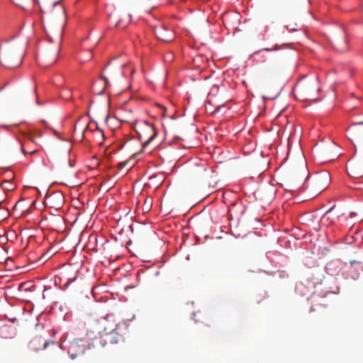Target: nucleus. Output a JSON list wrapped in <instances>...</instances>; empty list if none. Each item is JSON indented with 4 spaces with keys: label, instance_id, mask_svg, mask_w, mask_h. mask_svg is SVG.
Listing matches in <instances>:
<instances>
[{
    "label": "nucleus",
    "instance_id": "obj_10",
    "mask_svg": "<svg viewBox=\"0 0 363 363\" xmlns=\"http://www.w3.org/2000/svg\"><path fill=\"white\" fill-rule=\"evenodd\" d=\"M1 188L5 191H11L15 188V185L8 180H4L1 182Z\"/></svg>",
    "mask_w": 363,
    "mask_h": 363
},
{
    "label": "nucleus",
    "instance_id": "obj_15",
    "mask_svg": "<svg viewBox=\"0 0 363 363\" xmlns=\"http://www.w3.org/2000/svg\"><path fill=\"white\" fill-rule=\"evenodd\" d=\"M54 197L57 198L60 201H62L63 200L62 196L61 194H57V195H55V196H51L50 197V199H52V198H54Z\"/></svg>",
    "mask_w": 363,
    "mask_h": 363
},
{
    "label": "nucleus",
    "instance_id": "obj_18",
    "mask_svg": "<svg viewBox=\"0 0 363 363\" xmlns=\"http://www.w3.org/2000/svg\"><path fill=\"white\" fill-rule=\"evenodd\" d=\"M38 151V150L35 149V150H33L29 152V153L32 155V154L37 152Z\"/></svg>",
    "mask_w": 363,
    "mask_h": 363
},
{
    "label": "nucleus",
    "instance_id": "obj_30",
    "mask_svg": "<svg viewBox=\"0 0 363 363\" xmlns=\"http://www.w3.org/2000/svg\"><path fill=\"white\" fill-rule=\"evenodd\" d=\"M333 220H331L330 222H329V223H326V224H327V225H330V223H333Z\"/></svg>",
    "mask_w": 363,
    "mask_h": 363
},
{
    "label": "nucleus",
    "instance_id": "obj_29",
    "mask_svg": "<svg viewBox=\"0 0 363 363\" xmlns=\"http://www.w3.org/2000/svg\"><path fill=\"white\" fill-rule=\"evenodd\" d=\"M34 92H35V94H36V92H37V89H36V87H35V89H34Z\"/></svg>",
    "mask_w": 363,
    "mask_h": 363
},
{
    "label": "nucleus",
    "instance_id": "obj_23",
    "mask_svg": "<svg viewBox=\"0 0 363 363\" xmlns=\"http://www.w3.org/2000/svg\"><path fill=\"white\" fill-rule=\"evenodd\" d=\"M103 79L104 80L105 83L107 84V79L106 77H103Z\"/></svg>",
    "mask_w": 363,
    "mask_h": 363
},
{
    "label": "nucleus",
    "instance_id": "obj_13",
    "mask_svg": "<svg viewBox=\"0 0 363 363\" xmlns=\"http://www.w3.org/2000/svg\"><path fill=\"white\" fill-rule=\"evenodd\" d=\"M25 137L26 138L25 143L32 142L35 144L37 143V141L35 140V139L33 136H32L30 135H25Z\"/></svg>",
    "mask_w": 363,
    "mask_h": 363
},
{
    "label": "nucleus",
    "instance_id": "obj_26",
    "mask_svg": "<svg viewBox=\"0 0 363 363\" xmlns=\"http://www.w3.org/2000/svg\"><path fill=\"white\" fill-rule=\"evenodd\" d=\"M162 40H164V41H169V39H168V38H162Z\"/></svg>",
    "mask_w": 363,
    "mask_h": 363
},
{
    "label": "nucleus",
    "instance_id": "obj_11",
    "mask_svg": "<svg viewBox=\"0 0 363 363\" xmlns=\"http://www.w3.org/2000/svg\"><path fill=\"white\" fill-rule=\"evenodd\" d=\"M334 206L330 208L325 213V215L323 216V217L322 218V221L323 222H326L328 220H329L330 218V216H333V210H334Z\"/></svg>",
    "mask_w": 363,
    "mask_h": 363
},
{
    "label": "nucleus",
    "instance_id": "obj_2",
    "mask_svg": "<svg viewBox=\"0 0 363 363\" xmlns=\"http://www.w3.org/2000/svg\"><path fill=\"white\" fill-rule=\"evenodd\" d=\"M138 137L143 141V147L145 148L157 136V131L153 124L147 121H142L136 129Z\"/></svg>",
    "mask_w": 363,
    "mask_h": 363
},
{
    "label": "nucleus",
    "instance_id": "obj_12",
    "mask_svg": "<svg viewBox=\"0 0 363 363\" xmlns=\"http://www.w3.org/2000/svg\"><path fill=\"white\" fill-rule=\"evenodd\" d=\"M76 347V345H72L70 348V350L69 351V353L70 354V357L72 359H74L77 357V354L75 353Z\"/></svg>",
    "mask_w": 363,
    "mask_h": 363
},
{
    "label": "nucleus",
    "instance_id": "obj_3",
    "mask_svg": "<svg viewBox=\"0 0 363 363\" xmlns=\"http://www.w3.org/2000/svg\"><path fill=\"white\" fill-rule=\"evenodd\" d=\"M23 53L17 55L16 50H8L0 55V63L8 68L18 67L23 62Z\"/></svg>",
    "mask_w": 363,
    "mask_h": 363
},
{
    "label": "nucleus",
    "instance_id": "obj_9",
    "mask_svg": "<svg viewBox=\"0 0 363 363\" xmlns=\"http://www.w3.org/2000/svg\"><path fill=\"white\" fill-rule=\"evenodd\" d=\"M348 131L351 136H357L359 133L363 132V121L352 123L348 128Z\"/></svg>",
    "mask_w": 363,
    "mask_h": 363
},
{
    "label": "nucleus",
    "instance_id": "obj_1",
    "mask_svg": "<svg viewBox=\"0 0 363 363\" xmlns=\"http://www.w3.org/2000/svg\"><path fill=\"white\" fill-rule=\"evenodd\" d=\"M316 80H301L294 87V91L301 100H311L319 90Z\"/></svg>",
    "mask_w": 363,
    "mask_h": 363
},
{
    "label": "nucleus",
    "instance_id": "obj_20",
    "mask_svg": "<svg viewBox=\"0 0 363 363\" xmlns=\"http://www.w3.org/2000/svg\"><path fill=\"white\" fill-rule=\"evenodd\" d=\"M48 344L49 343L48 342H45L43 345V348L45 349L48 347Z\"/></svg>",
    "mask_w": 363,
    "mask_h": 363
},
{
    "label": "nucleus",
    "instance_id": "obj_4",
    "mask_svg": "<svg viewBox=\"0 0 363 363\" xmlns=\"http://www.w3.org/2000/svg\"><path fill=\"white\" fill-rule=\"evenodd\" d=\"M96 330L101 337H104L113 330H118V324L115 321L113 315H108L97 321Z\"/></svg>",
    "mask_w": 363,
    "mask_h": 363
},
{
    "label": "nucleus",
    "instance_id": "obj_17",
    "mask_svg": "<svg viewBox=\"0 0 363 363\" xmlns=\"http://www.w3.org/2000/svg\"><path fill=\"white\" fill-rule=\"evenodd\" d=\"M34 1H35L37 3V4L39 6L40 9V10H42L41 6H40V1H39V0H34Z\"/></svg>",
    "mask_w": 363,
    "mask_h": 363
},
{
    "label": "nucleus",
    "instance_id": "obj_21",
    "mask_svg": "<svg viewBox=\"0 0 363 363\" xmlns=\"http://www.w3.org/2000/svg\"><path fill=\"white\" fill-rule=\"evenodd\" d=\"M60 4V1H55L54 4H53V6H56V5H59Z\"/></svg>",
    "mask_w": 363,
    "mask_h": 363
},
{
    "label": "nucleus",
    "instance_id": "obj_5",
    "mask_svg": "<svg viewBox=\"0 0 363 363\" xmlns=\"http://www.w3.org/2000/svg\"><path fill=\"white\" fill-rule=\"evenodd\" d=\"M306 172L304 168H303V174L301 176H298L296 174L289 175L286 181V189L291 191H301L302 184L306 179Z\"/></svg>",
    "mask_w": 363,
    "mask_h": 363
},
{
    "label": "nucleus",
    "instance_id": "obj_22",
    "mask_svg": "<svg viewBox=\"0 0 363 363\" xmlns=\"http://www.w3.org/2000/svg\"><path fill=\"white\" fill-rule=\"evenodd\" d=\"M133 72H134V69L133 68H130V73H131V74H133Z\"/></svg>",
    "mask_w": 363,
    "mask_h": 363
},
{
    "label": "nucleus",
    "instance_id": "obj_28",
    "mask_svg": "<svg viewBox=\"0 0 363 363\" xmlns=\"http://www.w3.org/2000/svg\"><path fill=\"white\" fill-rule=\"evenodd\" d=\"M62 12H63V14L65 16V10L64 9H62Z\"/></svg>",
    "mask_w": 363,
    "mask_h": 363
},
{
    "label": "nucleus",
    "instance_id": "obj_16",
    "mask_svg": "<svg viewBox=\"0 0 363 363\" xmlns=\"http://www.w3.org/2000/svg\"><path fill=\"white\" fill-rule=\"evenodd\" d=\"M20 141L21 143V151L24 155H26L27 153V152L25 150L23 143L22 142V140L21 139H20Z\"/></svg>",
    "mask_w": 363,
    "mask_h": 363
},
{
    "label": "nucleus",
    "instance_id": "obj_25",
    "mask_svg": "<svg viewBox=\"0 0 363 363\" xmlns=\"http://www.w3.org/2000/svg\"><path fill=\"white\" fill-rule=\"evenodd\" d=\"M128 67H129V66H128V65H123V68Z\"/></svg>",
    "mask_w": 363,
    "mask_h": 363
},
{
    "label": "nucleus",
    "instance_id": "obj_14",
    "mask_svg": "<svg viewBox=\"0 0 363 363\" xmlns=\"http://www.w3.org/2000/svg\"><path fill=\"white\" fill-rule=\"evenodd\" d=\"M60 46H58V47L56 48L55 51V55H54L55 56H54V58H53V60H52V63H55V62H57V57H58V55H59V54H60Z\"/></svg>",
    "mask_w": 363,
    "mask_h": 363
},
{
    "label": "nucleus",
    "instance_id": "obj_8",
    "mask_svg": "<svg viewBox=\"0 0 363 363\" xmlns=\"http://www.w3.org/2000/svg\"><path fill=\"white\" fill-rule=\"evenodd\" d=\"M104 338L106 343L110 344H117L123 340V336L118 332V330H113L107 334V335Z\"/></svg>",
    "mask_w": 363,
    "mask_h": 363
},
{
    "label": "nucleus",
    "instance_id": "obj_24",
    "mask_svg": "<svg viewBox=\"0 0 363 363\" xmlns=\"http://www.w3.org/2000/svg\"><path fill=\"white\" fill-rule=\"evenodd\" d=\"M345 50H346V48H342L340 50V52H344Z\"/></svg>",
    "mask_w": 363,
    "mask_h": 363
},
{
    "label": "nucleus",
    "instance_id": "obj_31",
    "mask_svg": "<svg viewBox=\"0 0 363 363\" xmlns=\"http://www.w3.org/2000/svg\"><path fill=\"white\" fill-rule=\"evenodd\" d=\"M119 165H121V167H123V164H122L121 163H119Z\"/></svg>",
    "mask_w": 363,
    "mask_h": 363
},
{
    "label": "nucleus",
    "instance_id": "obj_19",
    "mask_svg": "<svg viewBox=\"0 0 363 363\" xmlns=\"http://www.w3.org/2000/svg\"><path fill=\"white\" fill-rule=\"evenodd\" d=\"M4 252V249L3 247L0 245V256L3 254Z\"/></svg>",
    "mask_w": 363,
    "mask_h": 363
},
{
    "label": "nucleus",
    "instance_id": "obj_6",
    "mask_svg": "<svg viewBox=\"0 0 363 363\" xmlns=\"http://www.w3.org/2000/svg\"><path fill=\"white\" fill-rule=\"evenodd\" d=\"M348 174L353 178L363 177V158L349 161L347 164Z\"/></svg>",
    "mask_w": 363,
    "mask_h": 363
},
{
    "label": "nucleus",
    "instance_id": "obj_7",
    "mask_svg": "<svg viewBox=\"0 0 363 363\" xmlns=\"http://www.w3.org/2000/svg\"><path fill=\"white\" fill-rule=\"evenodd\" d=\"M329 179L330 176L328 173H324L315 178V184L316 186V191H318V194L326 189L328 185Z\"/></svg>",
    "mask_w": 363,
    "mask_h": 363
},
{
    "label": "nucleus",
    "instance_id": "obj_27",
    "mask_svg": "<svg viewBox=\"0 0 363 363\" xmlns=\"http://www.w3.org/2000/svg\"><path fill=\"white\" fill-rule=\"evenodd\" d=\"M69 98H70V96H69V95H67V96H66V99H69Z\"/></svg>",
    "mask_w": 363,
    "mask_h": 363
},
{
    "label": "nucleus",
    "instance_id": "obj_32",
    "mask_svg": "<svg viewBox=\"0 0 363 363\" xmlns=\"http://www.w3.org/2000/svg\"><path fill=\"white\" fill-rule=\"evenodd\" d=\"M314 311V308H311V310H310V311Z\"/></svg>",
    "mask_w": 363,
    "mask_h": 363
}]
</instances>
